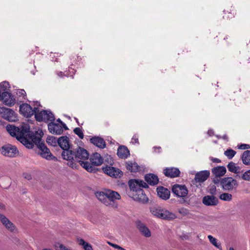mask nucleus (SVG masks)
I'll return each mask as SVG.
<instances>
[{"instance_id":"48","label":"nucleus","mask_w":250,"mask_h":250,"mask_svg":"<svg viewBox=\"0 0 250 250\" xmlns=\"http://www.w3.org/2000/svg\"><path fill=\"white\" fill-rule=\"evenodd\" d=\"M108 244H109V245H110V246L113 247L114 248L116 249H118V250H120L121 249V247L120 246L117 245V244H113L111 242H108Z\"/></svg>"},{"instance_id":"26","label":"nucleus","mask_w":250,"mask_h":250,"mask_svg":"<svg viewBox=\"0 0 250 250\" xmlns=\"http://www.w3.org/2000/svg\"><path fill=\"white\" fill-rule=\"evenodd\" d=\"M117 155L121 158H126L129 155V151L125 146H120L117 150Z\"/></svg>"},{"instance_id":"64","label":"nucleus","mask_w":250,"mask_h":250,"mask_svg":"<svg viewBox=\"0 0 250 250\" xmlns=\"http://www.w3.org/2000/svg\"><path fill=\"white\" fill-rule=\"evenodd\" d=\"M75 119L76 120V121L77 122H78V119H77V118H75Z\"/></svg>"},{"instance_id":"58","label":"nucleus","mask_w":250,"mask_h":250,"mask_svg":"<svg viewBox=\"0 0 250 250\" xmlns=\"http://www.w3.org/2000/svg\"><path fill=\"white\" fill-rule=\"evenodd\" d=\"M34 105H35V106H38V105H40V104L38 103V102H36L35 103V104Z\"/></svg>"},{"instance_id":"53","label":"nucleus","mask_w":250,"mask_h":250,"mask_svg":"<svg viewBox=\"0 0 250 250\" xmlns=\"http://www.w3.org/2000/svg\"><path fill=\"white\" fill-rule=\"evenodd\" d=\"M153 148L155 149V151L156 152V150H158L157 151L158 152H159L160 151V149H161V147H156V146H155L153 147Z\"/></svg>"},{"instance_id":"60","label":"nucleus","mask_w":250,"mask_h":250,"mask_svg":"<svg viewBox=\"0 0 250 250\" xmlns=\"http://www.w3.org/2000/svg\"><path fill=\"white\" fill-rule=\"evenodd\" d=\"M42 250H53L51 249H43Z\"/></svg>"},{"instance_id":"7","label":"nucleus","mask_w":250,"mask_h":250,"mask_svg":"<svg viewBox=\"0 0 250 250\" xmlns=\"http://www.w3.org/2000/svg\"><path fill=\"white\" fill-rule=\"evenodd\" d=\"M172 192L177 197L184 198L188 194V190L185 185L175 184L172 188Z\"/></svg>"},{"instance_id":"50","label":"nucleus","mask_w":250,"mask_h":250,"mask_svg":"<svg viewBox=\"0 0 250 250\" xmlns=\"http://www.w3.org/2000/svg\"><path fill=\"white\" fill-rule=\"evenodd\" d=\"M210 160L213 163H219L221 162V160L220 159L216 158L211 157Z\"/></svg>"},{"instance_id":"54","label":"nucleus","mask_w":250,"mask_h":250,"mask_svg":"<svg viewBox=\"0 0 250 250\" xmlns=\"http://www.w3.org/2000/svg\"><path fill=\"white\" fill-rule=\"evenodd\" d=\"M208 133L209 136H211L213 134V131L212 130H209L208 132Z\"/></svg>"},{"instance_id":"57","label":"nucleus","mask_w":250,"mask_h":250,"mask_svg":"<svg viewBox=\"0 0 250 250\" xmlns=\"http://www.w3.org/2000/svg\"><path fill=\"white\" fill-rule=\"evenodd\" d=\"M58 75L59 77H62V75H63L62 72H60L58 73Z\"/></svg>"},{"instance_id":"13","label":"nucleus","mask_w":250,"mask_h":250,"mask_svg":"<svg viewBox=\"0 0 250 250\" xmlns=\"http://www.w3.org/2000/svg\"><path fill=\"white\" fill-rule=\"evenodd\" d=\"M102 169L104 173L111 177L117 178L121 177L123 174L122 171L119 169L111 166H106L105 167H103Z\"/></svg>"},{"instance_id":"29","label":"nucleus","mask_w":250,"mask_h":250,"mask_svg":"<svg viewBox=\"0 0 250 250\" xmlns=\"http://www.w3.org/2000/svg\"><path fill=\"white\" fill-rule=\"evenodd\" d=\"M145 180L150 185H155L158 184L159 179L158 177L153 174H148L145 176Z\"/></svg>"},{"instance_id":"14","label":"nucleus","mask_w":250,"mask_h":250,"mask_svg":"<svg viewBox=\"0 0 250 250\" xmlns=\"http://www.w3.org/2000/svg\"><path fill=\"white\" fill-rule=\"evenodd\" d=\"M58 144L59 146L63 150L62 155L65 151H71L70 150V140L67 136H62L58 139Z\"/></svg>"},{"instance_id":"49","label":"nucleus","mask_w":250,"mask_h":250,"mask_svg":"<svg viewBox=\"0 0 250 250\" xmlns=\"http://www.w3.org/2000/svg\"><path fill=\"white\" fill-rule=\"evenodd\" d=\"M57 121L59 123H61L60 125H62L63 126V127L65 130L68 129V128H67V126L65 124H64L63 123H62L60 119H57Z\"/></svg>"},{"instance_id":"43","label":"nucleus","mask_w":250,"mask_h":250,"mask_svg":"<svg viewBox=\"0 0 250 250\" xmlns=\"http://www.w3.org/2000/svg\"><path fill=\"white\" fill-rule=\"evenodd\" d=\"M104 162L109 164L110 166L113 165L114 163L113 160L110 156H106L105 157Z\"/></svg>"},{"instance_id":"19","label":"nucleus","mask_w":250,"mask_h":250,"mask_svg":"<svg viewBox=\"0 0 250 250\" xmlns=\"http://www.w3.org/2000/svg\"><path fill=\"white\" fill-rule=\"evenodd\" d=\"M210 172L208 170L200 171L195 174L194 181L197 183H203L208 178Z\"/></svg>"},{"instance_id":"46","label":"nucleus","mask_w":250,"mask_h":250,"mask_svg":"<svg viewBox=\"0 0 250 250\" xmlns=\"http://www.w3.org/2000/svg\"><path fill=\"white\" fill-rule=\"evenodd\" d=\"M131 143L133 144H139L138 137L137 135H135L133 136L131 139Z\"/></svg>"},{"instance_id":"44","label":"nucleus","mask_w":250,"mask_h":250,"mask_svg":"<svg viewBox=\"0 0 250 250\" xmlns=\"http://www.w3.org/2000/svg\"><path fill=\"white\" fill-rule=\"evenodd\" d=\"M178 212L183 216H186L188 214V210L185 208H179L178 209Z\"/></svg>"},{"instance_id":"36","label":"nucleus","mask_w":250,"mask_h":250,"mask_svg":"<svg viewBox=\"0 0 250 250\" xmlns=\"http://www.w3.org/2000/svg\"><path fill=\"white\" fill-rule=\"evenodd\" d=\"M220 199L225 201H230L232 200V196L229 193H223L219 195Z\"/></svg>"},{"instance_id":"61","label":"nucleus","mask_w":250,"mask_h":250,"mask_svg":"<svg viewBox=\"0 0 250 250\" xmlns=\"http://www.w3.org/2000/svg\"><path fill=\"white\" fill-rule=\"evenodd\" d=\"M227 138V137L226 135H225V136H223V139H226Z\"/></svg>"},{"instance_id":"56","label":"nucleus","mask_w":250,"mask_h":250,"mask_svg":"<svg viewBox=\"0 0 250 250\" xmlns=\"http://www.w3.org/2000/svg\"><path fill=\"white\" fill-rule=\"evenodd\" d=\"M213 182L215 184H217L219 182V180L218 179H214Z\"/></svg>"},{"instance_id":"8","label":"nucleus","mask_w":250,"mask_h":250,"mask_svg":"<svg viewBox=\"0 0 250 250\" xmlns=\"http://www.w3.org/2000/svg\"><path fill=\"white\" fill-rule=\"evenodd\" d=\"M0 152L5 156L13 157L16 156L18 151L15 146L8 144L3 146L0 149Z\"/></svg>"},{"instance_id":"55","label":"nucleus","mask_w":250,"mask_h":250,"mask_svg":"<svg viewBox=\"0 0 250 250\" xmlns=\"http://www.w3.org/2000/svg\"><path fill=\"white\" fill-rule=\"evenodd\" d=\"M4 208V205L2 203H0V208L3 209Z\"/></svg>"},{"instance_id":"62","label":"nucleus","mask_w":250,"mask_h":250,"mask_svg":"<svg viewBox=\"0 0 250 250\" xmlns=\"http://www.w3.org/2000/svg\"><path fill=\"white\" fill-rule=\"evenodd\" d=\"M229 250H234V249L233 248L230 247L229 248Z\"/></svg>"},{"instance_id":"40","label":"nucleus","mask_w":250,"mask_h":250,"mask_svg":"<svg viewBox=\"0 0 250 250\" xmlns=\"http://www.w3.org/2000/svg\"><path fill=\"white\" fill-rule=\"evenodd\" d=\"M0 87L2 90L6 92L10 88L9 84L7 82H3L0 83Z\"/></svg>"},{"instance_id":"25","label":"nucleus","mask_w":250,"mask_h":250,"mask_svg":"<svg viewBox=\"0 0 250 250\" xmlns=\"http://www.w3.org/2000/svg\"><path fill=\"white\" fill-rule=\"evenodd\" d=\"M211 172L216 177L224 176L226 173V168L223 166H219L212 169Z\"/></svg>"},{"instance_id":"16","label":"nucleus","mask_w":250,"mask_h":250,"mask_svg":"<svg viewBox=\"0 0 250 250\" xmlns=\"http://www.w3.org/2000/svg\"><path fill=\"white\" fill-rule=\"evenodd\" d=\"M39 148L41 150L39 154L42 158L48 160H56V158L51 154L49 149L45 146L44 144L40 145Z\"/></svg>"},{"instance_id":"41","label":"nucleus","mask_w":250,"mask_h":250,"mask_svg":"<svg viewBox=\"0 0 250 250\" xmlns=\"http://www.w3.org/2000/svg\"><path fill=\"white\" fill-rule=\"evenodd\" d=\"M241 178L244 180L250 181V169L244 172L241 176Z\"/></svg>"},{"instance_id":"23","label":"nucleus","mask_w":250,"mask_h":250,"mask_svg":"<svg viewBox=\"0 0 250 250\" xmlns=\"http://www.w3.org/2000/svg\"><path fill=\"white\" fill-rule=\"evenodd\" d=\"M137 227L141 234L146 237H149L151 236V232L148 228L141 222H138Z\"/></svg>"},{"instance_id":"2","label":"nucleus","mask_w":250,"mask_h":250,"mask_svg":"<svg viewBox=\"0 0 250 250\" xmlns=\"http://www.w3.org/2000/svg\"><path fill=\"white\" fill-rule=\"evenodd\" d=\"M29 129V126L27 124H24L21 127H17L14 125H8L6 126V130L12 136H15L16 138L21 143H25V139L23 138Z\"/></svg>"},{"instance_id":"5","label":"nucleus","mask_w":250,"mask_h":250,"mask_svg":"<svg viewBox=\"0 0 250 250\" xmlns=\"http://www.w3.org/2000/svg\"><path fill=\"white\" fill-rule=\"evenodd\" d=\"M35 117L36 120L39 122L42 121L46 122L48 121L53 122L55 120V117L51 112L47 110L40 111L38 107L35 112Z\"/></svg>"},{"instance_id":"10","label":"nucleus","mask_w":250,"mask_h":250,"mask_svg":"<svg viewBox=\"0 0 250 250\" xmlns=\"http://www.w3.org/2000/svg\"><path fill=\"white\" fill-rule=\"evenodd\" d=\"M106 195L107 201L109 203L108 206L117 208V205L115 204V201L120 199V195L117 192L109 189L106 190Z\"/></svg>"},{"instance_id":"6","label":"nucleus","mask_w":250,"mask_h":250,"mask_svg":"<svg viewBox=\"0 0 250 250\" xmlns=\"http://www.w3.org/2000/svg\"><path fill=\"white\" fill-rule=\"evenodd\" d=\"M129 187L131 191V193H134L142 188H148L147 184L144 181L139 179H132L128 182Z\"/></svg>"},{"instance_id":"47","label":"nucleus","mask_w":250,"mask_h":250,"mask_svg":"<svg viewBox=\"0 0 250 250\" xmlns=\"http://www.w3.org/2000/svg\"><path fill=\"white\" fill-rule=\"evenodd\" d=\"M238 148L241 149H247L250 148V146L247 144H242L239 146Z\"/></svg>"},{"instance_id":"33","label":"nucleus","mask_w":250,"mask_h":250,"mask_svg":"<svg viewBox=\"0 0 250 250\" xmlns=\"http://www.w3.org/2000/svg\"><path fill=\"white\" fill-rule=\"evenodd\" d=\"M126 168L131 172H136L139 169V166L135 162H127L126 163Z\"/></svg>"},{"instance_id":"3","label":"nucleus","mask_w":250,"mask_h":250,"mask_svg":"<svg viewBox=\"0 0 250 250\" xmlns=\"http://www.w3.org/2000/svg\"><path fill=\"white\" fill-rule=\"evenodd\" d=\"M25 135H24L23 138L26 140L24 143H21L28 148H32L33 147L34 144L36 145L37 147H40V145H43L44 144L42 142V132L40 131V133L36 132L35 134L33 133L28 129V132Z\"/></svg>"},{"instance_id":"52","label":"nucleus","mask_w":250,"mask_h":250,"mask_svg":"<svg viewBox=\"0 0 250 250\" xmlns=\"http://www.w3.org/2000/svg\"><path fill=\"white\" fill-rule=\"evenodd\" d=\"M24 177L26 178V179H27L28 180H30L31 179V175L30 174H24Z\"/></svg>"},{"instance_id":"63","label":"nucleus","mask_w":250,"mask_h":250,"mask_svg":"<svg viewBox=\"0 0 250 250\" xmlns=\"http://www.w3.org/2000/svg\"><path fill=\"white\" fill-rule=\"evenodd\" d=\"M119 250H125L124 248L121 247V249Z\"/></svg>"},{"instance_id":"12","label":"nucleus","mask_w":250,"mask_h":250,"mask_svg":"<svg viewBox=\"0 0 250 250\" xmlns=\"http://www.w3.org/2000/svg\"><path fill=\"white\" fill-rule=\"evenodd\" d=\"M0 221L7 230L12 232H16L17 231L15 225L5 216L1 214H0Z\"/></svg>"},{"instance_id":"39","label":"nucleus","mask_w":250,"mask_h":250,"mask_svg":"<svg viewBox=\"0 0 250 250\" xmlns=\"http://www.w3.org/2000/svg\"><path fill=\"white\" fill-rule=\"evenodd\" d=\"M54 247L56 250H72L67 248L60 243H56L54 245Z\"/></svg>"},{"instance_id":"30","label":"nucleus","mask_w":250,"mask_h":250,"mask_svg":"<svg viewBox=\"0 0 250 250\" xmlns=\"http://www.w3.org/2000/svg\"><path fill=\"white\" fill-rule=\"evenodd\" d=\"M163 208L159 206H153L150 208V210L152 214L159 218L161 219Z\"/></svg>"},{"instance_id":"15","label":"nucleus","mask_w":250,"mask_h":250,"mask_svg":"<svg viewBox=\"0 0 250 250\" xmlns=\"http://www.w3.org/2000/svg\"><path fill=\"white\" fill-rule=\"evenodd\" d=\"M130 194L132 196L133 199L138 202L146 203L148 201V198L142 189L134 193H131Z\"/></svg>"},{"instance_id":"32","label":"nucleus","mask_w":250,"mask_h":250,"mask_svg":"<svg viewBox=\"0 0 250 250\" xmlns=\"http://www.w3.org/2000/svg\"><path fill=\"white\" fill-rule=\"evenodd\" d=\"M241 159L244 165H250V150L245 151L241 156Z\"/></svg>"},{"instance_id":"42","label":"nucleus","mask_w":250,"mask_h":250,"mask_svg":"<svg viewBox=\"0 0 250 250\" xmlns=\"http://www.w3.org/2000/svg\"><path fill=\"white\" fill-rule=\"evenodd\" d=\"M74 132L81 139H83L84 135L82 131V130L79 127H76L74 129Z\"/></svg>"},{"instance_id":"18","label":"nucleus","mask_w":250,"mask_h":250,"mask_svg":"<svg viewBox=\"0 0 250 250\" xmlns=\"http://www.w3.org/2000/svg\"><path fill=\"white\" fill-rule=\"evenodd\" d=\"M1 100L3 103L9 106L13 105L15 103V100L11 93L7 92H3L2 93Z\"/></svg>"},{"instance_id":"38","label":"nucleus","mask_w":250,"mask_h":250,"mask_svg":"<svg viewBox=\"0 0 250 250\" xmlns=\"http://www.w3.org/2000/svg\"><path fill=\"white\" fill-rule=\"evenodd\" d=\"M236 151L231 149H228L224 152V154L228 157V159H232L236 154Z\"/></svg>"},{"instance_id":"28","label":"nucleus","mask_w":250,"mask_h":250,"mask_svg":"<svg viewBox=\"0 0 250 250\" xmlns=\"http://www.w3.org/2000/svg\"><path fill=\"white\" fill-rule=\"evenodd\" d=\"M176 218L177 216L174 213L163 208L161 219L172 220L176 219Z\"/></svg>"},{"instance_id":"45","label":"nucleus","mask_w":250,"mask_h":250,"mask_svg":"<svg viewBox=\"0 0 250 250\" xmlns=\"http://www.w3.org/2000/svg\"><path fill=\"white\" fill-rule=\"evenodd\" d=\"M208 191L210 194L212 195L215 194L216 191V187L214 185L210 186L208 189Z\"/></svg>"},{"instance_id":"17","label":"nucleus","mask_w":250,"mask_h":250,"mask_svg":"<svg viewBox=\"0 0 250 250\" xmlns=\"http://www.w3.org/2000/svg\"><path fill=\"white\" fill-rule=\"evenodd\" d=\"M48 128L49 131L56 135H60L62 133L63 129V126L58 123L51 122L48 125Z\"/></svg>"},{"instance_id":"11","label":"nucleus","mask_w":250,"mask_h":250,"mask_svg":"<svg viewBox=\"0 0 250 250\" xmlns=\"http://www.w3.org/2000/svg\"><path fill=\"white\" fill-rule=\"evenodd\" d=\"M37 107L35 106L34 109L28 104H24L20 105V111L24 117H30L33 115H35Z\"/></svg>"},{"instance_id":"27","label":"nucleus","mask_w":250,"mask_h":250,"mask_svg":"<svg viewBox=\"0 0 250 250\" xmlns=\"http://www.w3.org/2000/svg\"><path fill=\"white\" fill-rule=\"evenodd\" d=\"M96 196L99 201L102 202L105 206H108L109 203L107 201L106 190L104 191H98L96 193Z\"/></svg>"},{"instance_id":"24","label":"nucleus","mask_w":250,"mask_h":250,"mask_svg":"<svg viewBox=\"0 0 250 250\" xmlns=\"http://www.w3.org/2000/svg\"><path fill=\"white\" fill-rule=\"evenodd\" d=\"M90 142L96 146L104 148L106 146V144L104 140L99 137H94L90 139Z\"/></svg>"},{"instance_id":"1","label":"nucleus","mask_w":250,"mask_h":250,"mask_svg":"<svg viewBox=\"0 0 250 250\" xmlns=\"http://www.w3.org/2000/svg\"><path fill=\"white\" fill-rule=\"evenodd\" d=\"M63 159L68 161V165L72 167H76L75 162H78L87 171H91L92 167L88 161L89 153L84 148L78 147L71 151H65L62 155Z\"/></svg>"},{"instance_id":"31","label":"nucleus","mask_w":250,"mask_h":250,"mask_svg":"<svg viewBox=\"0 0 250 250\" xmlns=\"http://www.w3.org/2000/svg\"><path fill=\"white\" fill-rule=\"evenodd\" d=\"M228 170L233 173L235 174H240L243 172V171L241 169V168L237 166L234 163L230 162L227 166Z\"/></svg>"},{"instance_id":"34","label":"nucleus","mask_w":250,"mask_h":250,"mask_svg":"<svg viewBox=\"0 0 250 250\" xmlns=\"http://www.w3.org/2000/svg\"><path fill=\"white\" fill-rule=\"evenodd\" d=\"M210 243L216 248L220 250H222L221 243L215 238L213 237L212 235H209L208 236Z\"/></svg>"},{"instance_id":"35","label":"nucleus","mask_w":250,"mask_h":250,"mask_svg":"<svg viewBox=\"0 0 250 250\" xmlns=\"http://www.w3.org/2000/svg\"><path fill=\"white\" fill-rule=\"evenodd\" d=\"M78 244L82 246L84 250H93L92 246L83 239H78Z\"/></svg>"},{"instance_id":"9","label":"nucleus","mask_w":250,"mask_h":250,"mask_svg":"<svg viewBox=\"0 0 250 250\" xmlns=\"http://www.w3.org/2000/svg\"><path fill=\"white\" fill-rule=\"evenodd\" d=\"M89 161L90 162H89V165L92 167V170L88 171L90 172L95 170V166H99L101 165L104 162L103 158L98 153H95L93 154L90 156Z\"/></svg>"},{"instance_id":"4","label":"nucleus","mask_w":250,"mask_h":250,"mask_svg":"<svg viewBox=\"0 0 250 250\" xmlns=\"http://www.w3.org/2000/svg\"><path fill=\"white\" fill-rule=\"evenodd\" d=\"M220 184L222 188L227 191H231L238 187L237 181L231 177H225L221 179Z\"/></svg>"},{"instance_id":"20","label":"nucleus","mask_w":250,"mask_h":250,"mask_svg":"<svg viewBox=\"0 0 250 250\" xmlns=\"http://www.w3.org/2000/svg\"><path fill=\"white\" fill-rule=\"evenodd\" d=\"M202 202L206 206H214L217 205L218 200L213 195H207L203 197Z\"/></svg>"},{"instance_id":"22","label":"nucleus","mask_w":250,"mask_h":250,"mask_svg":"<svg viewBox=\"0 0 250 250\" xmlns=\"http://www.w3.org/2000/svg\"><path fill=\"white\" fill-rule=\"evenodd\" d=\"M158 196L163 200H167L169 198L170 192L167 188L159 187L157 188Z\"/></svg>"},{"instance_id":"37","label":"nucleus","mask_w":250,"mask_h":250,"mask_svg":"<svg viewBox=\"0 0 250 250\" xmlns=\"http://www.w3.org/2000/svg\"><path fill=\"white\" fill-rule=\"evenodd\" d=\"M47 144L52 146H56L58 143V139L54 136H49L46 139Z\"/></svg>"},{"instance_id":"21","label":"nucleus","mask_w":250,"mask_h":250,"mask_svg":"<svg viewBox=\"0 0 250 250\" xmlns=\"http://www.w3.org/2000/svg\"><path fill=\"white\" fill-rule=\"evenodd\" d=\"M164 173L167 177L174 178L179 176L180 171L176 167H169L164 170Z\"/></svg>"},{"instance_id":"51","label":"nucleus","mask_w":250,"mask_h":250,"mask_svg":"<svg viewBox=\"0 0 250 250\" xmlns=\"http://www.w3.org/2000/svg\"><path fill=\"white\" fill-rule=\"evenodd\" d=\"M19 94H20L21 96H24L26 94V92L23 89H20Z\"/></svg>"},{"instance_id":"59","label":"nucleus","mask_w":250,"mask_h":250,"mask_svg":"<svg viewBox=\"0 0 250 250\" xmlns=\"http://www.w3.org/2000/svg\"><path fill=\"white\" fill-rule=\"evenodd\" d=\"M2 93H1V90H0V101L1 100V98H2Z\"/></svg>"}]
</instances>
